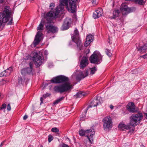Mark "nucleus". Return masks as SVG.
Wrapping results in <instances>:
<instances>
[{"label": "nucleus", "mask_w": 147, "mask_h": 147, "mask_svg": "<svg viewBox=\"0 0 147 147\" xmlns=\"http://www.w3.org/2000/svg\"><path fill=\"white\" fill-rule=\"evenodd\" d=\"M60 3L63 5H65L66 8L69 12H71V8L69 7V0H60Z\"/></svg>", "instance_id": "21"}, {"label": "nucleus", "mask_w": 147, "mask_h": 147, "mask_svg": "<svg viewBox=\"0 0 147 147\" xmlns=\"http://www.w3.org/2000/svg\"><path fill=\"white\" fill-rule=\"evenodd\" d=\"M29 67H28L22 69L21 70V73L23 76H25L27 74L30 75L32 72L33 67V63L30 62L29 63Z\"/></svg>", "instance_id": "12"}, {"label": "nucleus", "mask_w": 147, "mask_h": 147, "mask_svg": "<svg viewBox=\"0 0 147 147\" xmlns=\"http://www.w3.org/2000/svg\"><path fill=\"white\" fill-rule=\"evenodd\" d=\"M86 94L85 92H78L76 95H75V97L76 98H83L85 96Z\"/></svg>", "instance_id": "24"}, {"label": "nucleus", "mask_w": 147, "mask_h": 147, "mask_svg": "<svg viewBox=\"0 0 147 147\" xmlns=\"http://www.w3.org/2000/svg\"><path fill=\"white\" fill-rule=\"evenodd\" d=\"M10 15V8L9 7L5 6L3 12H0V27L3 24L6 23L8 21Z\"/></svg>", "instance_id": "3"}, {"label": "nucleus", "mask_w": 147, "mask_h": 147, "mask_svg": "<svg viewBox=\"0 0 147 147\" xmlns=\"http://www.w3.org/2000/svg\"><path fill=\"white\" fill-rule=\"evenodd\" d=\"M4 1V0H0V3H2Z\"/></svg>", "instance_id": "46"}, {"label": "nucleus", "mask_w": 147, "mask_h": 147, "mask_svg": "<svg viewBox=\"0 0 147 147\" xmlns=\"http://www.w3.org/2000/svg\"><path fill=\"white\" fill-rule=\"evenodd\" d=\"M69 81L68 78L63 75L53 78L51 80V83L54 84L65 82L63 84L57 85L54 87V90L55 92L61 93L67 91L69 92L73 88V85Z\"/></svg>", "instance_id": "1"}, {"label": "nucleus", "mask_w": 147, "mask_h": 147, "mask_svg": "<svg viewBox=\"0 0 147 147\" xmlns=\"http://www.w3.org/2000/svg\"><path fill=\"white\" fill-rule=\"evenodd\" d=\"M119 11L118 10H115L113 12V18H115V17H117L119 14Z\"/></svg>", "instance_id": "26"}, {"label": "nucleus", "mask_w": 147, "mask_h": 147, "mask_svg": "<svg viewBox=\"0 0 147 147\" xmlns=\"http://www.w3.org/2000/svg\"><path fill=\"white\" fill-rule=\"evenodd\" d=\"M88 74V72L87 70L86 71L84 74H83L81 72L80 74L77 75L76 77V79L78 81H80L81 79L84 78L87 76Z\"/></svg>", "instance_id": "22"}, {"label": "nucleus", "mask_w": 147, "mask_h": 147, "mask_svg": "<svg viewBox=\"0 0 147 147\" xmlns=\"http://www.w3.org/2000/svg\"><path fill=\"white\" fill-rule=\"evenodd\" d=\"M55 4L54 3H51L50 4V7L51 8V9L52 10H51V11H53V8L55 7Z\"/></svg>", "instance_id": "37"}, {"label": "nucleus", "mask_w": 147, "mask_h": 147, "mask_svg": "<svg viewBox=\"0 0 147 147\" xmlns=\"http://www.w3.org/2000/svg\"><path fill=\"white\" fill-rule=\"evenodd\" d=\"M7 110L9 111L11 109V107L10 106V104H8L7 107Z\"/></svg>", "instance_id": "38"}, {"label": "nucleus", "mask_w": 147, "mask_h": 147, "mask_svg": "<svg viewBox=\"0 0 147 147\" xmlns=\"http://www.w3.org/2000/svg\"><path fill=\"white\" fill-rule=\"evenodd\" d=\"M101 102L98 98H96L93 100L92 101H91L90 105L88 106V107L86 109L85 111L84 112V116L83 115L81 117L80 120L83 121L84 119L83 118L86 117V113L87 110L90 108L92 107H95L97 105L100 104Z\"/></svg>", "instance_id": "11"}, {"label": "nucleus", "mask_w": 147, "mask_h": 147, "mask_svg": "<svg viewBox=\"0 0 147 147\" xmlns=\"http://www.w3.org/2000/svg\"><path fill=\"white\" fill-rule=\"evenodd\" d=\"M52 18H51V22L47 20L45 18L47 22V24L45 25L46 30L48 33L53 34L57 33L58 31V28L56 26L51 24L52 21Z\"/></svg>", "instance_id": "7"}, {"label": "nucleus", "mask_w": 147, "mask_h": 147, "mask_svg": "<svg viewBox=\"0 0 147 147\" xmlns=\"http://www.w3.org/2000/svg\"><path fill=\"white\" fill-rule=\"evenodd\" d=\"M138 51L140 53H144L147 50V43L143 46L137 48Z\"/></svg>", "instance_id": "23"}, {"label": "nucleus", "mask_w": 147, "mask_h": 147, "mask_svg": "<svg viewBox=\"0 0 147 147\" xmlns=\"http://www.w3.org/2000/svg\"><path fill=\"white\" fill-rule=\"evenodd\" d=\"M40 100L41 101L40 104L43 103V97H41L40 98Z\"/></svg>", "instance_id": "42"}, {"label": "nucleus", "mask_w": 147, "mask_h": 147, "mask_svg": "<svg viewBox=\"0 0 147 147\" xmlns=\"http://www.w3.org/2000/svg\"><path fill=\"white\" fill-rule=\"evenodd\" d=\"M118 128L119 129L121 130H124L125 129H129V132H133L134 130V128H132V129H130V125H125L122 123H120L119 125Z\"/></svg>", "instance_id": "14"}, {"label": "nucleus", "mask_w": 147, "mask_h": 147, "mask_svg": "<svg viewBox=\"0 0 147 147\" xmlns=\"http://www.w3.org/2000/svg\"><path fill=\"white\" fill-rule=\"evenodd\" d=\"M95 131L93 129H91L86 131L81 129L79 131V135L81 136H84L85 134H87L86 136L90 142L91 144L93 142V136L95 134Z\"/></svg>", "instance_id": "6"}, {"label": "nucleus", "mask_w": 147, "mask_h": 147, "mask_svg": "<svg viewBox=\"0 0 147 147\" xmlns=\"http://www.w3.org/2000/svg\"><path fill=\"white\" fill-rule=\"evenodd\" d=\"M110 50L108 49H105V52L106 53L109 57H110V56H109V53H110Z\"/></svg>", "instance_id": "34"}, {"label": "nucleus", "mask_w": 147, "mask_h": 147, "mask_svg": "<svg viewBox=\"0 0 147 147\" xmlns=\"http://www.w3.org/2000/svg\"><path fill=\"white\" fill-rule=\"evenodd\" d=\"M89 41V39L88 40V38L87 40H86V41H85L84 44V45L85 47H88L91 43V42Z\"/></svg>", "instance_id": "31"}, {"label": "nucleus", "mask_w": 147, "mask_h": 147, "mask_svg": "<svg viewBox=\"0 0 147 147\" xmlns=\"http://www.w3.org/2000/svg\"><path fill=\"white\" fill-rule=\"evenodd\" d=\"M10 12H11V10H10ZM11 16V15H10V17H9V18H10L11 17H10V16Z\"/></svg>", "instance_id": "51"}, {"label": "nucleus", "mask_w": 147, "mask_h": 147, "mask_svg": "<svg viewBox=\"0 0 147 147\" xmlns=\"http://www.w3.org/2000/svg\"><path fill=\"white\" fill-rule=\"evenodd\" d=\"M60 134V133H58V134Z\"/></svg>", "instance_id": "53"}, {"label": "nucleus", "mask_w": 147, "mask_h": 147, "mask_svg": "<svg viewBox=\"0 0 147 147\" xmlns=\"http://www.w3.org/2000/svg\"><path fill=\"white\" fill-rule=\"evenodd\" d=\"M120 9L123 14H126L127 13L129 10V8L127 7L125 3H123L120 8Z\"/></svg>", "instance_id": "20"}, {"label": "nucleus", "mask_w": 147, "mask_h": 147, "mask_svg": "<svg viewBox=\"0 0 147 147\" xmlns=\"http://www.w3.org/2000/svg\"><path fill=\"white\" fill-rule=\"evenodd\" d=\"M28 118V116L27 115H25L23 117V119L24 120H26Z\"/></svg>", "instance_id": "41"}, {"label": "nucleus", "mask_w": 147, "mask_h": 147, "mask_svg": "<svg viewBox=\"0 0 147 147\" xmlns=\"http://www.w3.org/2000/svg\"><path fill=\"white\" fill-rule=\"evenodd\" d=\"M32 59L34 62L36 68L39 67L41 65L42 63V57L37 53L34 52L33 53Z\"/></svg>", "instance_id": "10"}, {"label": "nucleus", "mask_w": 147, "mask_h": 147, "mask_svg": "<svg viewBox=\"0 0 147 147\" xmlns=\"http://www.w3.org/2000/svg\"><path fill=\"white\" fill-rule=\"evenodd\" d=\"M108 39H109V41H108L109 42H110V41H109V37L108 38Z\"/></svg>", "instance_id": "52"}, {"label": "nucleus", "mask_w": 147, "mask_h": 147, "mask_svg": "<svg viewBox=\"0 0 147 147\" xmlns=\"http://www.w3.org/2000/svg\"><path fill=\"white\" fill-rule=\"evenodd\" d=\"M78 0H69V7L71 8V12L72 13L75 12L76 10V2Z\"/></svg>", "instance_id": "15"}, {"label": "nucleus", "mask_w": 147, "mask_h": 147, "mask_svg": "<svg viewBox=\"0 0 147 147\" xmlns=\"http://www.w3.org/2000/svg\"><path fill=\"white\" fill-rule=\"evenodd\" d=\"M102 57L99 53L94 52L90 57L89 60L90 62L93 63H98L101 60Z\"/></svg>", "instance_id": "9"}, {"label": "nucleus", "mask_w": 147, "mask_h": 147, "mask_svg": "<svg viewBox=\"0 0 147 147\" xmlns=\"http://www.w3.org/2000/svg\"><path fill=\"white\" fill-rule=\"evenodd\" d=\"M143 115L141 113H138L131 115L130 117V123L131 125L135 126L138 124L143 118Z\"/></svg>", "instance_id": "5"}, {"label": "nucleus", "mask_w": 147, "mask_h": 147, "mask_svg": "<svg viewBox=\"0 0 147 147\" xmlns=\"http://www.w3.org/2000/svg\"><path fill=\"white\" fill-rule=\"evenodd\" d=\"M140 147H145L143 145H141Z\"/></svg>", "instance_id": "50"}, {"label": "nucleus", "mask_w": 147, "mask_h": 147, "mask_svg": "<svg viewBox=\"0 0 147 147\" xmlns=\"http://www.w3.org/2000/svg\"><path fill=\"white\" fill-rule=\"evenodd\" d=\"M6 106H7L5 104H3L2 105L1 107H0V109H5L6 108Z\"/></svg>", "instance_id": "36"}, {"label": "nucleus", "mask_w": 147, "mask_h": 147, "mask_svg": "<svg viewBox=\"0 0 147 147\" xmlns=\"http://www.w3.org/2000/svg\"><path fill=\"white\" fill-rule=\"evenodd\" d=\"M12 21H13V18L11 17L10 21H9V22L8 23V24L11 25L12 23Z\"/></svg>", "instance_id": "40"}, {"label": "nucleus", "mask_w": 147, "mask_h": 147, "mask_svg": "<svg viewBox=\"0 0 147 147\" xmlns=\"http://www.w3.org/2000/svg\"><path fill=\"white\" fill-rule=\"evenodd\" d=\"M13 70V69L12 68L10 67L1 73H0V77L8 76L10 75Z\"/></svg>", "instance_id": "17"}, {"label": "nucleus", "mask_w": 147, "mask_h": 147, "mask_svg": "<svg viewBox=\"0 0 147 147\" xmlns=\"http://www.w3.org/2000/svg\"><path fill=\"white\" fill-rule=\"evenodd\" d=\"M4 142H2L1 144L0 145V147H2L3 145Z\"/></svg>", "instance_id": "45"}, {"label": "nucleus", "mask_w": 147, "mask_h": 147, "mask_svg": "<svg viewBox=\"0 0 147 147\" xmlns=\"http://www.w3.org/2000/svg\"><path fill=\"white\" fill-rule=\"evenodd\" d=\"M113 109V106L112 105H111V109Z\"/></svg>", "instance_id": "49"}, {"label": "nucleus", "mask_w": 147, "mask_h": 147, "mask_svg": "<svg viewBox=\"0 0 147 147\" xmlns=\"http://www.w3.org/2000/svg\"><path fill=\"white\" fill-rule=\"evenodd\" d=\"M88 64L87 58L86 57H83L80 63V66L81 69H83Z\"/></svg>", "instance_id": "16"}, {"label": "nucleus", "mask_w": 147, "mask_h": 147, "mask_svg": "<svg viewBox=\"0 0 147 147\" xmlns=\"http://www.w3.org/2000/svg\"><path fill=\"white\" fill-rule=\"evenodd\" d=\"M51 94L49 93H46L45 94H43V96L44 98H46L49 96Z\"/></svg>", "instance_id": "35"}, {"label": "nucleus", "mask_w": 147, "mask_h": 147, "mask_svg": "<svg viewBox=\"0 0 147 147\" xmlns=\"http://www.w3.org/2000/svg\"><path fill=\"white\" fill-rule=\"evenodd\" d=\"M135 106L133 102L129 103L126 106L127 110L130 112L133 113L136 112L135 109Z\"/></svg>", "instance_id": "19"}, {"label": "nucleus", "mask_w": 147, "mask_h": 147, "mask_svg": "<svg viewBox=\"0 0 147 147\" xmlns=\"http://www.w3.org/2000/svg\"><path fill=\"white\" fill-rule=\"evenodd\" d=\"M102 122L104 129L109 131L110 127V117L107 116L105 117L103 120Z\"/></svg>", "instance_id": "13"}, {"label": "nucleus", "mask_w": 147, "mask_h": 147, "mask_svg": "<svg viewBox=\"0 0 147 147\" xmlns=\"http://www.w3.org/2000/svg\"><path fill=\"white\" fill-rule=\"evenodd\" d=\"M48 140L49 142H51L53 139V137L51 135H49L48 137Z\"/></svg>", "instance_id": "33"}, {"label": "nucleus", "mask_w": 147, "mask_h": 147, "mask_svg": "<svg viewBox=\"0 0 147 147\" xmlns=\"http://www.w3.org/2000/svg\"><path fill=\"white\" fill-rule=\"evenodd\" d=\"M29 58V56H27L26 57V58L25 59H28Z\"/></svg>", "instance_id": "47"}, {"label": "nucleus", "mask_w": 147, "mask_h": 147, "mask_svg": "<svg viewBox=\"0 0 147 147\" xmlns=\"http://www.w3.org/2000/svg\"><path fill=\"white\" fill-rule=\"evenodd\" d=\"M62 147H69L67 145L64 144L63 145Z\"/></svg>", "instance_id": "44"}, {"label": "nucleus", "mask_w": 147, "mask_h": 147, "mask_svg": "<svg viewBox=\"0 0 147 147\" xmlns=\"http://www.w3.org/2000/svg\"><path fill=\"white\" fill-rule=\"evenodd\" d=\"M51 131H52L55 133L58 132L59 131V129L57 127H53L52 128Z\"/></svg>", "instance_id": "32"}, {"label": "nucleus", "mask_w": 147, "mask_h": 147, "mask_svg": "<svg viewBox=\"0 0 147 147\" xmlns=\"http://www.w3.org/2000/svg\"><path fill=\"white\" fill-rule=\"evenodd\" d=\"M136 3H138L140 5H143L145 3V1L144 0H134Z\"/></svg>", "instance_id": "28"}, {"label": "nucleus", "mask_w": 147, "mask_h": 147, "mask_svg": "<svg viewBox=\"0 0 147 147\" xmlns=\"http://www.w3.org/2000/svg\"><path fill=\"white\" fill-rule=\"evenodd\" d=\"M92 3L94 4H96V0H92Z\"/></svg>", "instance_id": "43"}, {"label": "nucleus", "mask_w": 147, "mask_h": 147, "mask_svg": "<svg viewBox=\"0 0 147 147\" xmlns=\"http://www.w3.org/2000/svg\"><path fill=\"white\" fill-rule=\"evenodd\" d=\"M145 114L146 115V118L147 119V113H145Z\"/></svg>", "instance_id": "48"}, {"label": "nucleus", "mask_w": 147, "mask_h": 147, "mask_svg": "<svg viewBox=\"0 0 147 147\" xmlns=\"http://www.w3.org/2000/svg\"><path fill=\"white\" fill-rule=\"evenodd\" d=\"M64 98V97H61L60 98L56 100L53 102L54 105L57 104L59 103L61 101L63 100Z\"/></svg>", "instance_id": "27"}, {"label": "nucleus", "mask_w": 147, "mask_h": 147, "mask_svg": "<svg viewBox=\"0 0 147 147\" xmlns=\"http://www.w3.org/2000/svg\"><path fill=\"white\" fill-rule=\"evenodd\" d=\"M102 9L101 8H98L94 13L93 17L94 19L97 18L101 16L102 14Z\"/></svg>", "instance_id": "18"}, {"label": "nucleus", "mask_w": 147, "mask_h": 147, "mask_svg": "<svg viewBox=\"0 0 147 147\" xmlns=\"http://www.w3.org/2000/svg\"><path fill=\"white\" fill-rule=\"evenodd\" d=\"M42 24H47V22H45L43 20H42L40 23L37 27V30H40L37 32L33 42V44L35 46L38 45L42 39V36L43 35L42 31L44 29V25Z\"/></svg>", "instance_id": "2"}, {"label": "nucleus", "mask_w": 147, "mask_h": 147, "mask_svg": "<svg viewBox=\"0 0 147 147\" xmlns=\"http://www.w3.org/2000/svg\"><path fill=\"white\" fill-rule=\"evenodd\" d=\"M90 69L91 70L90 73L91 74H93L97 70L96 67H94L92 68H90Z\"/></svg>", "instance_id": "29"}, {"label": "nucleus", "mask_w": 147, "mask_h": 147, "mask_svg": "<svg viewBox=\"0 0 147 147\" xmlns=\"http://www.w3.org/2000/svg\"><path fill=\"white\" fill-rule=\"evenodd\" d=\"M69 22L67 20H65L63 25V28L64 30H65L68 29L69 28Z\"/></svg>", "instance_id": "25"}, {"label": "nucleus", "mask_w": 147, "mask_h": 147, "mask_svg": "<svg viewBox=\"0 0 147 147\" xmlns=\"http://www.w3.org/2000/svg\"><path fill=\"white\" fill-rule=\"evenodd\" d=\"M64 5H63L60 3L59 5L57 6L55 9L54 11H51L47 13L45 16V18L49 21V22H51V18L54 17L56 18L57 16L58 15L60 11H62L64 8Z\"/></svg>", "instance_id": "4"}, {"label": "nucleus", "mask_w": 147, "mask_h": 147, "mask_svg": "<svg viewBox=\"0 0 147 147\" xmlns=\"http://www.w3.org/2000/svg\"><path fill=\"white\" fill-rule=\"evenodd\" d=\"M89 39V41L90 42H91L93 41L94 38V36L92 35H89L87 36L86 38V40H87V38Z\"/></svg>", "instance_id": "30"}, {"label": "nucleus", "mask_w": 147, "mask_h": 147, "mask_svg": "<svg viewBox=\"0 0 147 147\" xmlns=\"http://www.w3.org/2000/svg\"><path fill=\"white\" fill-rule=\"evenodd\" d=\"M140 57H142L144 59H147V53H146V54L143 55L141 56H140Z\"/></svg>", "instance_id": "39"}, {"label": "nucleus", "mask_w": 147, "mask_h": 147, "mask_svg": "<svg viewBox=\"0 0 147 147\" xmlns=\"http://www.w3.org/2000/svg\"><path fill=\"white\" fill-rule=\"evenodd\" d=\"M75 35L71 37L72 40L77 45L78 47L81 50L83 46L82 44L79 37V32L77 29H76L74 31Z\"/></svg>", "instance_id": "8"}]
</instances>
